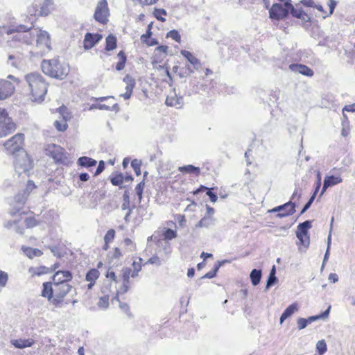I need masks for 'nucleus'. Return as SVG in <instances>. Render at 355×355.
I'll return each mask as SVG.
<instances>
[{"label":"nucleus","instance_id":"obj_1","mask_svg":"<svg viewBox=\"0 0 355 355\" xmlns=\"http://www.w3.org/2000/svg\"><path fill=\"white\" fill-rule=\"evenodd\" d=\"M6 33H17L16 40L22 44L31 45V52L35 54L42 56L51 50L50 35L41 28L31 29L22 24L12 25L6 28Z\"/></svg>","mask_w":355,"mask_h":355},{"label":"nucleus","instance_id":"obj_2","mask_svg":"<svg viewBox=\"0 0 355 355\" xmlns=\"http://www.w3.org/2000/svg\"><path fill=\"white\" fill-rule=\"evenodd\" d=\"M73 288L71 285L46 282L42 284L41 296L47 299L49 302L55 307L62 308L76 302L73 298Z\"/></svg>","mask_w":355,"mask_h":355},{"label":"nucleus","instance_id":"obj_3","mask_svg":"<svg viewBox=\"0 0 355 355\" xmlns=\"http://www.w3.org/2000/svg\"><path fill=\"white\" fill-rule=\"evenodd\" d=\"M25 80L28 98L37 103L44 101L49 86L45 78L38 73H30L26 75Z\"/></svg>","mask_w":355,"mask_h":355},{"label":"nucleus","instance_id":"obj_4","mask_svg":"<svg viewBox=\"0 0 355 355\" xmlns=\"http://www.w3.org/2000/svg\"><path fill=\"white\" fill-rule=\"evenodd\" d=\"M42 69L45 74L60 80L65 78L70 70L68 64L55 58L43 60L42 62Z\"/></svg>","mask_w":355,"mask_h":355},{"label":"nucleus","instance_id":"obj_5","mask_svg":"<svg viewBox=\"0 0 355 355\" xmlns=\"http://www.w3.org/2000/svg\"><path fill=\"white\" fill-rule=\"evenodd\" d=\"M45 153L51 157L57 165L68 166L71 162L69 155L65 149L55 144H47L45 147Z\"/></svg>","mask_w":355,"mask_h":355},{"label":"nucleus","instance_id":"obj_6","mask_svg":"<svg viewBox=\"0 0 355 355\" xmlns=\"http://www.w3.org/2000/svg\"><path fill=\"white\" fill-rule=\"evenodd\" d=\"M17 130V124L5 108L0 107V138L6 137Z\"/></svg>","mask_w":355,"mask_h":355},{"label":"nucleus","instance_id":"obj_7","mask_svg":"<svg viewBox=\"0 0 355 355\" xmlns=\"http://www.w3.org/2000/svg\"><path fill=\"white\" fill-rule=\"evenodd\" d=\"M25 144V135L23 133H17L7 139L3 144L6 153L15 155L24 150Z\"/></svg>","mask_w":355,"mask_h":355},{"label":"nucleus","instance_id":"obj_8","mask_svg":"<svg viewBox=\"0 0 355 355\" xmlns=\"http://www.w3.org/2000/svg\"><path fill=\"white\" fill-rule=\"evenodd\" d=\"M132 268L134 271L132 272L131 269L125 268L122 271L123 288H121L122 293H125L129 288L130 277H135L137 273L141 270L142 268V259L140 257L137 258L132 263Z\"/></svg>","mask_w":355,"mask_h":355},{"label":"nucleus","instance_id":"obj_9","mask_svg":"<svg viewBox=\"0 0 355 355\" xmlns=\"http://www.w3.org/2000/svg\"><path fill=\"white\" fill-rule=\"evenodd\" d=\"M109 15L110 10L107 0L99 1L94 14L95 20L100 24L105 25L108 22Z\"/></svg>","mask_w":355,"mask_h":355},{"label":"nucleus","instance_id":"obj_10","mask_svg":"<svg viewBox=\"0 0 355 355\" xmlns=\"http://www.w3.org/2000/svg\"><path fill=\"white\" fill-rule=\"evenodd\" d=\"M295 203L289 201L282 205L274 207L270 211L273 213L279 212L277 215V217L284 218L293 215L295 212Z\"/></svg>","mask_w":355,"mask_h":355},{"label":"nucleus","instance_id":"obj_11","mask_svg":"<svg viewBox=\"0 0 355 355\" xmlns=\"http://www.w3.org/2000/svg\"><path fill=\"white\" fill-rule=\"evenodd\" d=\"M289 12V8L280 3H274L269 10L270 18L280 20L286 18Z\"/></svg>","mask_w":355,"mask_h":355},{"label":"nucleus","instance_id":"obj_12","mask_svg":"<svg viewBox=\"0 0 355 355\" xmlns=\"http://www.w3.org/2000/svg\"><path fill=\"white\" fill-rule=\"evenodd\" d=\"M72 278V273L69 270H57L52 276L51 282L57 284L70 285L69 282Z\"/></svg>","mask_w":355,"mask_h":355},{"label":"nucleus","instance_id":"obj_13","mask_svg":"<svg viewBox=\"0 0 355 355\" xmlns=\"http://www.w3.org/2000/svg\"><path fill=\"white\" fill-rule=\"evenodd\" d=\"M15 90L12 83L7 80H0V100H4L12 96Z\"/></svg>","mask_w":355,"mask_h":355},{"label":"nucleus","instance_id":"obj_14","mask_svg":"<svg viewBox=\"0 0 355 355\" xmlns=\"http://www.w3.org/2000/svg\"><path fill=\"white\" fill-rule=\"evenodd\" d=\"M14 164L16 169L22 170L26 172L32 167V160L28 155L25 153L21 158H15Z\"/></svg>","mask_w":355,"mask_h":355},{"label":"nucleus","instance_id":"obj_15","mask_svg":"<svg viewBox=\"0 0 355 355\" xmlns=\"http://www.w3.org/2000/svg\"><path fill=\"white\" fill-rule=\"evenodd\" d=\"M103 38L102 35L99 33H87L83 40V46L86 50L91 49Z\"/></svg>","mask_w":355,"mask_h":355},{"label":"nucleus","instance_id":"obj_16","mask_svg":"<svg viewBox=\"0 0 355 355\" xmlns=\"http://www.w3.org/2000/svg\"><path fill=\"white\" fill-rule=\"evenodd\" d=\"M287 8H289V11L293 17L297 18L302 20L303 22H309L310 17L308 14L302 10L301 8H295L291 2H287Z\"/></svg>","mask_w":355,"mask_h":355},{"label":"nucleus","instance_id":"obj_17","mask_svg":"<svg viewBox=\"0 0 355 355\" xmlns=\"http://www.w3.org/2000/svg\"><path fill=\"white\" fill-rule=\"evenodd\" d=\"M168 46L166 45H160L155 48L153 55V63H159L163 61L168 53Z\"/></svg>","mask_w":355,"mask_h":355},{"label":"nucleus","instance_id":"obj_18","mask_svg":"<svg viewBox=\"0 0 355 355\" xmlns=\"http://www.w3.org/2000/svg\"><path fill=\"white\" fill-rule=\"evenodd\" d=\"M123 81L126 83L125 92L121 94V96L124 99L128 100L132 94L133 89L135 87V80L131 76L127 74L123 78Z\"/></svg>","mask_w":355,"mask_h":355},{"label":"nucleus","instance_id":"obj_19","mask_svg":"<svg viewBox=\"0 0 355 355\" xmlns=\"http://www.w3.org/2000/svg\"><path fill=\"white\" fill-rule=\"evenodd\" d=\"M289 69L292 71H297L299 73L308 77H312L314 74L311 69L302 64H291L289 65Z\"/></svg>","mask_w":355,"mask_h":355},{"label":"nucleus","instance_id":"obj_20","mask_svg":"<svg viewBox=\"0 0 355 355\" xmlns=\"http://www.w3.org/2000/svg\"><path fill=\"white\" fill-rule=\"evenodd\" d=\"M329 311V308L325 311L322 314L318 315L311 316L307 319L300 318L297 320V327L299 329H304L308 324L311 323L312 322L320 318H324L328 315Z\"/></svg>","mask_w":355,"mask_h":355},{"label":"nucleus","instance_id":"obj_21","mask_svg":"<svg viewBox=\"0 0 355 355\" xmlns=\"http://www.w3.org/2000/svg\"><path fill=\"white\" fill-rule=\"evenodd\" d=\"M100 276V272L98 269H90L86 274L85 279L89 282L88 288L91 289L96 283V281Z\"/></svg>","mask_w":355,"mask_h":355},{"label":"nucleus","instance_id":"obj_22","mask_svg":"<svg viewBox=\"0 0 355 355\" xmlns=\"http://www.w3.org/2000/svg\"><path fill=\"white\" fill-rule=\"evenodd\" d=\"M28 272L31 277H35L37 276H41L43 275H46L51 272V270L49 268L44 266H40L37 267H31L28 269Z\"/></svg>","mask_w":355,"mask_h":355},{"label":"nucleus","instance_id":"obj_23","mask_svg":"<svg viewBox=\"0 0 355 355\" xmlns=\"http://www.w3.org/2000/svg\"><path fill=\"white\" fill-rule=\"evenodd\" d=\"M178 171L184 174H191L195 177H198L200 175L201 170L199 167L195 166L191 164L180 166Z\"/></svg>","mask_w":355,"mask_h":355},{"label":"nucleus","instance_id":"obj_24","mask_svg":"<svg viewBox=\"0 0 355 355\" xmlns=\"http://www.w3.org/2000/svg\"><path fill=\"white\" fill-rule=\"evenodd\" d=\"M342 181H343V179L339 175L338 176H334V175L326 176L324 178V180L322 193H324V191L328 187L338 184L342 182Z\"/></svg>","mask_w":355,"mask_h":355},{"label":"nucleus","instance_id":"obj_25","mask_svg":"<svg viewBox=\"0 0 355 355\" xmlns=\"http://www.w3.org/2000/svg\"><path fill=\"white\" fill-rule=\"evenodd\" d=\"M299 306L297 302H294L289 305L282 314L280 317V323L282 324L286 319L291 316L294 313L297 312Z\"/></svg>","mask_w":355,"mask_h":355},{"label":"nucleus","instance_id":"obj_26","mask_svg":"<svg viewBox=\"0 0 355 355\" xmlns=\"http://www.w3.org/2000/svg\"><path fill=\"white\" fill-rule=\"evenodd\" d=\"M96 164V160L87 156L80 157L77 160V164L82 168H88L92 166H95Z\"/></svg>","mask_w":355,"mask_h":355},{"label":"nucleus","instance_id":"obj_27","mask_svg":"<svg viewBox=\"0 0 355 355\" xmlns=\"http://www.w3.org/2000/svg\"><path fill=\"white\" fill-rule=\"evenodd\" d=\"M54 10L53 0H44L40 7V15L47 16Z\"/></svg>","mask_w":355,"mask_h":355},{"label":"nucleus","instance_id":"obj_28","mask_svg":"<svg viewBox=\"0 0 355 355\" xmlns=\"http://www.w3.org/2000/svg\"><path fill=\"white\" fill-rule=\"evenodd\" d=\"M116 236V232L114 229H110L105 233L103 240L104 244L102 249L107 251L110 248V244L114 241Z\"/></svg>","mask_w":355,"mask_h":355},{"label":"nucleus","instance_id":"obj_29","mask_svg":"<svg viewBox=\"0 0 355 355\" xmlns=\"http://www.w3.org/2000/svg\"><path fill=\"white\" fill-rule=\"evenodd\" d=\"M117 46L116 37L112 34H110L105 39V50L107 51H113Z\"/></svg>","mask_w":355,"mask_h":355},{"label":"nucleus","instance_id":"obj_30","mask_svg":"<svg viewBox=\"0 0 355 355\" xmlns=\"http://www.w3.org/2000/svg\"><path fill=\"white\" fill-rule=\"evenodd\" d=\"M328 6L329 7V12L328 14L324 10L321 5H315L314 8L322 14V16L323 18H325L333 13L336 6V1L335 0H328Z\"/></svg>","mask_w":355,"mask_h":355},{"label":"nucleus","instance_id":"obj_31","mask_svg":"<svg viewBox=\"0 0 355 355\" xmlns=\"http://www.w3.org/2000/svg\"><path fill=\"white\" fill-rule=\"evenodd\" d=\"M35 343V341L33 339L28 338V339H17L12 341L13 345L19 349L28 347L32 346Z\"/></svg>","mask_w":355,"mask_h":355},{"label":"nucleus","instance_id":"obj_32","mask_svg":"<svg viewBox=\"0 0 355 355\" xmlns=\"http://www.w3.org/2000/svg\"><path fill=\"white\" fill-rule=\"evenodd\" d=\"M117 58L119 59V61L115 65V69L117 71H121L125 67V64L127 62V56L123 51H120L117 54Z\"/></svg>","mask_w":355,"mask_h":355},{"label":"nucleus","instance_id":"obj_33","mask_svg":"<svg viewBox=\"0 0 355 355\" xmlns=\"http://www.w3.org/2000/svg\"><path fill=\"white\" fill-rule=\"evenodd\" d=\"M182 55H183L187 60L194 67H197L200 65L199 60L196 58L190 51L187 50H182L180 51Z\"/></svg>","mask_w":355,"mask_h":355},{"label":"nucleus","instance_id":"obj_34","mask_svg":"<svg viewBox=\"0 0 355 355\" xmlns=\"http://www.w3.org/2000/svg\"><path fill=\"white\" fill-rule=\"evenodd\" d=\"M110 180L112 185L121 187L124 182V175L121 173L116 172L110 176Z\"/></svg>","mask_w":355,"mask_h":355},{"label":"nucleus","instance_id":"obj_35","mask_svg":"<svg viewBox=\"0 0 355 355\" xmlns=\"http://www.w3.org/2000/svg\"><path fill=\"white\" fill-rule=\"evenodd\" d=\"M311 227V223L309 220L300 223L297 227L296 235H309L308 231Z\"/></svg>","mask_w":355,"mask_h":355},{"label":"nucleus","instance_id":"obj_36","mask_svg":"<svg viewBox=\"0 0 355 355\" xmlns=\"http://www.w3.org/2000/svg\"><path fill=\"white\" fill-rule=\"evenodd\" d=\"M162 236L164 241H170L176 238L178 236V233L176 230L164 228Z\"/></svg>","mask_w":355,"mask_h":355},{"label":"nucleus","instance_id":"obj_37","mask_svg":"<svg viewBox=\"0 0 355 355\" xmlns=\"http://www.w3.org/2000/svg\"><path fill=\"white\" fill-rule=\"evenodd\" d=\"M54 126L58 131L64 132L68 128L67 120L65 116H62L54 122Z\"/></svg>","mask_w":355,"mask_h":355},{"label":"nucleus","instance_id":"obj_38","mask_svg":"<svg viewBox=\"0 0 355 355\" xmlns=\"http://www.w3.org/2000/svg\"><path fill=\"white\" fill-rule=\"evenodd\" d=\"M299 241L297 243V245L299 249L302 248H306L310 243L309 235H296Z\"/></svg>","mask_w":355,"mask_h":355},{"label":"nucleus","instance_id":"obj_39","mask_svg":"<svg viewBox=\"0 0 355 355\" xmlns=\"http://www.w3.org/2000/svg\"><path fill=\"white\" fill-rule=\"evenodd\" d=\"M261 271L257 269H253L250 272V279L253 285H257L261 280Z\"/></svg>","mask_w":355,"mask_h":355},{"label":"nucleus","instance_id":"obj_40","mask_svg":"<svg viewBox=\"0 0 355 355\" xmlns=\"http://www.w3.org/2000/svg\"><path fill=\"white\" fill-rule=\"evenodd\" d=\"M153 15L157 20L164 22L166 21L165 17L166 16L167 12L163 8H155Z\"/></svg>","mask_w":355,"mask_h":355},{"label":"nucleus","instance_id":"obj_41","mask_svg":"<svg viewBox=\"0 0 355 355\" xmlns=\"http://www.w3.org/2000/svg\"><path fill=\"white\" fill-rule=\"evenodd\" d=\"M24 223L28 228H31L37 226L39 224V220L34 216H28L26 218Z\"/></svg>","mask_w":355,"mask_h":355},{"label":"nucleus","instance_id":"obj_42","mask_svg":"<svg viewBox=\"0 0 355 355\" xmlns=\"http://www.w3.org/2000/svg\"><path fill=\"white\" fill-rule=\"evenodd\" d=\"M110 298L108 295H101L99 296V301L98 302V306L100 308L106 309L109 306L110 304Z\"/></svg>","mask_w":355,"mask_h":355},{"label":"nucleus","instance_id":"obj_43","mask_svg":"<svg viewBox=\"0 0 355 355\" xmlns=\"http://www.w3.org/2000/svg\"><path fill=\"white\" fill-rule=\"evenodd\" d=\"M166 104L168 106H177L180 104L178 98L175 96H168L166 98Z\"/></svg>","mask_w":355,"mask_h":355},{"label":"nucleus","instance_id":"obj_44","mask_svg":"<svg viewBox=\"0 0 355 355\" xmlns=\"http://www.w3.org/2000/svg\"><path fill=\"white\" fill-rule=\"evenodd\" d=\"M141 162L140 160H138L137 159H133L132 162H131V166L132 167V168L134 169L135 171V174L139 176L141 175Z\"/></svg>","mask_w":355,"mask_h":355},{"label":"nucleus","instance_id":"obj_45","mask_svg":"<svg viewBox=\"0 0 355 355\" xmlns=\"http://www.w3.org/2000/svg\"><path fill=\"white\" fill-rule=\"evenodd\" d=\"M167 37H171L172 40L180 43L181 42V36L179 32L176 30L170 31L166 35Z\"/></svg>","mask_w":355,"mask_h":355},{"label":"nucleus","instance_id":"obj_46","mask_svg":"<svg viewBox=\"0 0 355 355\" xmlns=\"http://www.w3.org/2000/svg\"><path fill=\"white\" fill-rule=\"evenodd\" d=\"M316 348L320 355H322L327 351V345L324 340H319L316 344Z\"/></svg>","mask_w":355,"mask_h":355},{"label":"nucleus","instance_id":"obj_47","mask_svg":"<svg viewBox=\"0 0 355 355\" xmlns=\"http://www.w3.org/2000/svg\"><path fill=\"white\" fill-rule=\"evenodd\" d=\"M159 71L164 75V77L162 79V81H164V82L171 81V77L168 69L167 67L160 66Z\"/></svg>","mask_w":355,"mask_h":355},{"label":"nucleus","instance_id":"obj_48","mask_svg":"<svg viewBox=\"0 0 355 355\" xmlns=\"http://www.w3.org/2000/svg\"><path fill=\"white\" fill-rule=\"evenodd\" d=\"M101 295H108L109 297L112 295V291L111 290V285L105 284L101 288Z\"/></svg>","mask_w":355,"mask_h":355},{"label":"nucleus","instance_id":"obj_49","mask_svg":"<svg viewBox=\"0 0 355 355\" xmlns=\"http://www.w3.org/2000/svg\"><path fill=\"white\" fill-rule=\"evenodd\" d=\"M24 252L26 254L31 258L33 257H38L40 256L42 253L40 250L37 249H32L31 248H27Z\"/></svg>","mask_w":355,"mask_h":355},{"label":"nucleus","instance_id":"obj_50","mask_svg":"<svg viewBox=\"0 0 355 355\" xmlns=\"http://www.w3.org/2000/svg\"><path fill=\"white\" fill-rule=\"evenodd\" d=\"M212 220L211 217H203L196 225L197 227H208Z\"/></svg>","mask_w":355,"mask_h":355},{"label":"nucleus","instance_id":"obj_51","mask_svg":"<svg viewBox=\"0 0 355 355\" xmlns=\"http://www.w3.org/2000/svg\"><path fill=\"white\" fill-rule=\"evenodd\" d=\"M220 263H217L215 265L214 269L208 272H207L204 276H202V278H207V279H211L214 277H216V273L219 269Z\"/></svg>","mask_w":355,"mask_h":355},{"label":"nucleus","instance_id":"obj_52","mask_svg":"<svg viewBox=\"0 0 355 355\" xmlns=\"http://www.w3.org/2000/svg\"><path fill=\"white\" fill-rule=\"evenodd\" d=\"M98 108L101 110H114L117 107V103L107 104V103H99L98 105Z\"/></svg>","mask_w":355,"mask_h":355},{"label":"nucleus","instance_id":"obj_53","mask_svg":"<svg viewBox=\"0 0 355 355\" xmlns=\"http://www.w3.org/2000/svg\"><path fill=\"white\" fill-rule=\"evenodd\" d=\"M141 40L142 43L146 44L148 46H153L158 44L157 40L156 39L152 38L151 37L148 38H144L141 37Z\"/></svg>","mask_w":355,"mask_h":355},{"label":"nucleus","instance_id":"obj_54","mask_svg":"<svg viewBox=\"0 0 355 355\" xmlns=\"http://www.w3.org/2000/svg\"><path fill=\"white\" fill-rule=\"evenodd\" d=\"M145 183L144 181L139 182L135 187V191L139 198L141 199L142 197L143 191L144 189Z\"/></svg>","mask_w":355,"mask_h":355},{"label":"nucleus","instance_id":"obj_55","mask_svg":"<svg viewBox=\"0 0 355 355\" xmlns=\"http://www.w3.org/2000/svg\"><path fill=\"white\" fill-rule=\"evenodd\" d=\"M345 112H355V104L354 103V104L347 105H345L343 108V116L345 119V120L347 121V117L346 114H344Z\"/></svg>","mask_w":355,"mask_h":355},{"label":"nucleus","instance_id":"obj_56","mask_svg":"<svg viewBox=\"0 0 355 355\" xmlns=\"http://www.w3.org/2000/svg\"><path fill=\"white\" fill-rule=\"evenodd\" d=\"M8 274L2 270H0V286H4L8 281Z\"/></svg>","mask_w":355,"mask_h":355},{"label":"nucleus","instance_id":"obj_57","mask_svg":"<svg viewBox=\"0 0 355 355\" xmlns=\"http://www.w3.org/2000/svg\"><path fill=\"white\" fill-rule=\"evenodd\" d=\"M105 169V162L101 160L98 162V167L94 173V176H97L100 175Z\"/></svg>","mask_w":355,"mask_h":355},{"label":"nucleus","instance_id":"obj_58","mask_svg":"<svg viewBox=\"0 0 355 355\" xmlns=\"http://www.w3.org/2000/svg\"><path fill=\"white\" fill-rule=\"evenodd\" d=\"M315 196H316V194H315V192H314L313 196L309 199V200L307 202V203L303 207L302 210L300 212V214H304L310 207V206L311 205V204L313 203V202L315 198Z\"/></svg>","mask_w":355,"mask_h":355},{"label":"nucleus","instance_id":"obj_59","mask_svg":"<svg viewBox=\"0 0 355 355\" xmlns=\"http://www.w3.org/2000/svg\"><path fill=\"white\" fill-rule=\"evenodd\" d=\"M315 196H316V194H315V192H314L313 196L309 199V200L307 202V203L303 207L302 210L300 212V214H304L310 207V206L311 205V204L313 203V202L315 198Z\"/></svg>","mask_w":355,"mask_h":355},{"label":"nucleus","instance_id":"obj_60","mask_svg":"<svg viewBox=\"0 0 355 355\" xmlns=\"http://www.w3.org/2000/svg\"><path fill=\"white\" fill-rule=\"evenodd\" d=\"M146 263L155 264L159 266L161 264V261L157 255H153L147 261Z\"/></svg>","mask_w":355,"mask_h":355},{"label":"nucleus","instance_id":"obj_61","mask_svg":"<svg viewBox=\"0 0 355 355\" xmlns=\"http://www.w3.org/2000/svg\"><path fill=\"white\" fill-rule=\"evenodd\" d=\"M349 132H350V128L348 124V122L347 121L346 124L343 123V128H342V131H341L342 135L343 137H347L349 135Z\"/></svg>","mask_w":355,"mask_h":355},{"label":"nucleus","instance_id":"obj_62","mask_svg":"<svg viewBox=\"0 0 355 355\" xmlns=\"http://www.w3.org/2000/svg\"><path fill=\"white\" fill-rule=\"evenodd\" d=\"M122 257V252L120 248L116 247L114 248L112 258L114 259H119Z\"/></svg>","mask_w":355,"mask_h":355},{"label":"nucleus","instance_id":"obj_63","mask_svg":"<svg viewBox=\"0 0 355 355\" xmlns=\"http://www.w3.org/2000/svg\"><path fill=\"white\" fill-rule=\"evenodd\" d=\"M275 266H273L271 272H270V276H269V278L268 279V282H267V286H270L271 284H272V283L276 280V277L275 276Z\"/></svg>","mask_w":355,"mask_h":355},{"label":"nucleus","instance_id":"obj_64","mask_svg":"<svg viewBox=\"0 0 355 355\" xmlns=\"http://www.w3.org/2000/svg\"><path fill=\"white\" fill-rule=\"evenodd\" d=\"M212 189H209L206 193L209 197L210 200L212 202H216L218 198H217V196L214 193L212 192V191H211Z\"/></svg>","mask_w":355,"mask_h":355}]
</instances>
